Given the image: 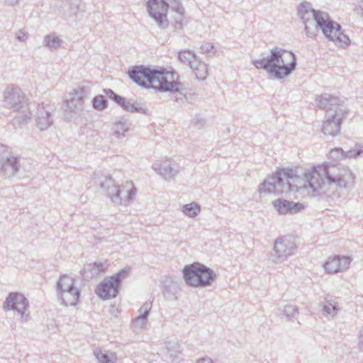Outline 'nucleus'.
Segmentation results:
<instances>
[{
  "label": "nucleus",
  "mask_w": 363,
  "mask_h": 363,
  "mask_svg": "<svg viewBox=\"0 0 363 363\" xmlns=\"http://www.w3.org/2000/svg\"><path fill=\"white\" fill-rule=\"evenodd\" d=\"M354 174L348 167L342 165H318L304 174V185L308 194H322L333 198H340L354 185Z\"/></svg>",
  "instance_id": "nucleus-1"
},
{
  "label": "nucleus",
  "mask_w": 363,
  "mask_h": 363,
  "mask_svg": "<svg viewBox=\"0 0 363 363\" xmlns=\"http://www.w3.org/2000/svg\"><path fill=\"white\" fill-rule=\"evenodd\" d=\"M298 15L305 25L307 36L312 38L315 35V33L311 30L315 28L320 29L325 37L336 45L344 47L350 45V40L342 30L341 26L331 20L327 13L313 9L310 3L301 4L298 8Z\"/></svg>",
  "instance_id": "nucleus-2"
},
{
  "label": "nucleus",
  "mask_w": 363,
  "mask_h": 363,
  "mask_svg": "<svg viewBox=\"0 0 363 363\" xmlns=\"http://www.w3.org/2000/svg\"><path fill=\"white\" fill-rule=\"evenodd\" d=\"M128 76L141 87L152 88L160 92H178L182 95L175 101L184 97L182 84L174 79V73L167 71L163 67L150 68L144 65L132 67L128 72Z\"/></svg>",
  "instance_id": "nucleus-3"
},
{
  "label": "nucleus",
  "mask_w": 363,
  "mask_h": 363,
  "mask_svg": "<svg viewBox=\"0 0 363 363\" xmlns=\"http://www.w3.org/2000/svg\"><path fill=\"white\" fill-rule=\"evenodd\" d=\"M252 64L258 69L266 70L274 78L281 79L295 69L296 58L294 52L275 47L271 50L268 57L252 60Z\"/></svg>",
  "instance_id": "nucleus-4"
},
{
  "label": "nucleus",
  "mask_w": 363,
  "mask_h": 363,
  "mask_svg": "<svg viewBox=\"0 0 363 363\" xmlns=\"http://www.w3.org/2000/svg\"><path fill=\"white\" fill-rule=\"evenodd\" d=\"M96 183L101 194L117 205H126L136 196L137 189L131 181H127L119 186L111 176H104Z\"/></svg>",
  "instance_id": "nucleus-5"
},
{
  "label": "nucleus",
  "mask_w": 363,
  "mask_h": 363,
  "mask_svg": "<svg viewBox=\"0 0 363 363\" xmlns=\"http://www.w3.org/2000/svg\"><path fill=\"white\" fill-rule=\"evenodd\" d=\"M4 106L18 112V116L13 118L12 123L16 127H21L27 123L31 118L29 104L25 99V96L18 87H7L4 92Z\"/></svg>",
  "instance_id": "nucleus-6"
},
{
  "label": "nucleus",
  "mask_w": 363,
  "mask_h": 363,
  "mask_svg": "<svg viewBox=\"0 0 363 363\" xmlns=\"http://www.w3.org/2000/svg\"><path fill=\"white\" fill-rule=\"evenodd\" d=\"M90 94L88 86H77L65 95L62 104L64 116L67 119L72 120L80 116L84 108V99Z\"/></svg>",
  "instance_id": "nucleus-7"
},
{
  "label": "nucleus",
  "mask_w": 363,
  "mask_h": 363,
  "mask_svg": "<svg viewBox=\"0 0 363 363\" xmlns=\"http://www.w3.org/2000/svg\"><path fill=\"white\" fill-rule=\"evenodd\" d=\"M57 300L61 304L76 306L80 296V290L75 286V280L67 275H61L56 284Z\"/></svg>",
  "instance_id": "nucleus-8"
},
{
  "label": "nucleus",
  "mask_w": 363,
  "mask_h": 363,
  "mask_svg": "<svg viewBox=\"0 0 363 363\" xmlns=\"http://www.w3.org/2000/svg\"><path fill=\"white\" fill-rule=\"evenodd\" d=\"M130 274V268H124L106 279H104L96 289V294L102 299L106 300L115 298L119 291V287L123 280Z\"/></svg>",
  "instance_id": "nucleus-9"
},
{
  "label": "nucleus",
  "mask_w": 363,
  "mask_h": 363,
  "mask_svg": "<svg viewBox=\"0 0 363 363\" xmlns=\"http://www.w3.org/2000/svg\"><path fill=\"white\" fill-rule=\"evenodd\" d=\"M297 246L295 239L291 236H281L274 242L270 254V259L274 264L284 262L290 256L296 253Z\"/></svg>",
  "instance_id": "nucleus-10"
},
{
  "label": "nucleus",
  "mask_w": 363,
  "mask_h": 363,
  "mask_svg": "<svg viewBox=\"0 0 363 363\" xmlns=\"http://www.w3.org/2000/svg\"><path fill=\"white\" fill-rule=\"evenodd\" d=\"M20 162L4 145H0V177L12 179L20 170Z\"/></svg>",
  "instance_id": "nucleus-11"
},
{
  "label": "nucleus",
  "mask_w": 363,
  "mask_h": 363,
  "mask_svg": "<svg viewBox=\"0 0 363 363\" xmlns=\"http://www.w3.org/2000/svg\"><path fill=\"white\" fill-rule=\"evenodd\" d=\"M279 179H281V177L275 173L273 176L266 179L264 182L260 184L259 191L261 194L274 193L276 194H280L298 191V187L296 185L292 184L290 181H287L286 184H283V182Z\"/></svg>",
  "instance_id": "nucleus-12"
},
{
  "label": "nucleus",
  "mask_w": 363,
  "mask_h": 363,
  "mask_svg": "<svg viewBox=\"0 0 363 363\" xmlns=\"http://www.w3.org/2000/svg\"><path fill=\"white\" fill-rule=\"evenodd\" d=\"M147 10L149 16L155 21L160 29H165L169 26L167 12L169 4L164 0H148Z\"/></svg>",
  "instance_id": "nucleus-13"
},
{
  "label": "nucleus",
  "mask_w": 363,
  "mask_h": 363,
  "mask_svg": "<svg viewBox=\"0 0 363 363\" xmlns=\"http://www.w3.org/2000/svg\"><path fill=\"white\" fill-rule=\"evenodd\" d=\"M346 113L345 109L339 108L335 111V113L328 114L326 121L323 122V133L333 137L338 135L340 131L342 121Z\"/></svg>",
  "instance_id": "nucleus-14"
},
{
  "label": "nucleus",
  "mask_w": 363,
  "mask_h": 363,
  "mask_svg": "<svg viewBox=\"0 0 363 363\" xmlns=\"http://www.w3.org/2000/svg\"><path fill=\"white\" fill-rule=\"evenodd\" d=\"M28 306V301L23 294L18 292L9 293L3 303L4 311H16L22 317Z\"/></svg>",
  "instance_id": "nucleus-15"
},
{
  "label": "nucleus",
  "mask_w": 363,
  "mask_h": 363,
  "mask_svg": "<svg viewBox=\"0 0 363 363\" xmlns=\"http://www.w3.org/2000/svg\"><path fill=\"white\" fill-rule=\"evenodd\" d=\"M352 259L347 256L336 255L330 258L324 264L325 270L332 274L344 272L349 269Z\"/></svg>",
  "instance_id": "nucleus-16"
},
{
  "label": "nucleus",
  "mask_w": 363,
  "mask_h": 363,
  "mask_svg": "<svg viewBox=\"0 0 363 363\" xmlns=\"http://www.w3.org/2000/svg\"><path fill=\"white\" fill-rule=\"evenodd\" d=\"M203 267H205V265L199 262L186 265L182 270V273L186 284L194 287L197 279H202Z\"/></svg>",
  "instance_id": "nucleus-17"
},
{
  "label": "nucleus",
  "mask_w": 363,
  "mask_h": 363,
  "mask_svg": "<svg viewBox=\"0 0 363 363\" xmlns=\"http://www.w3.org/2000/svg\"><path fill=\"white\" fill-rule=\"evenodd\" d=\"M274 208L280 214H295L304 209V205L300 202L290 201L283 199H279L273 202Z\"/></svg>",
  "instance_id": "nucleus-18"
},
{
  "label": "nucleus",
  "mask_w": 363,
  "mask_h": 363,
  "mask_svg": "<svg viewBox=\"0 0 363 363\" xmlns=\"http://www.w3.org/2000/svg\"><path fill=\"white\" fill-rule=\"evenodd\" d=\"M152 167L157 174L166 180L174 178V177L179 172L178 167L172 165L167 160H165L164 162L157 161L153 163Z\"/></svg>",
  "instance_id": "nucleus-19"
},
{
  "label": "nucleus",
  "mask_w": 363,
  "mask_h": 363,
  "mask_svg": "<svg viewBox=\"0 0 363 363\" xmlns=\"http://www.w3.org/2000/svg\"><path fill=\"white\" fill-rule=\"evenodd\" d=\"M315 101L319 108L325 110L326 111H333L334 113H335L336 110L342 108V105L340 104V99L329 94H323L317 96Z\"/></svg>",
  "instance_id": "nucleus-20"
},
{
  "label": "nucleus",
  "mask_w": 363,
  "mask_h": 363,
  "mask_svg": "<svg viewBox=\"0 0 363 363\" xmlns=\"http://www.w3.org/2000/svg\"><path fill=\"white\" fill-rule=\"evenodd\" d=\"M107 267L108 264L106 259L87 264L84 268V276L87 279H92L100 273L104 272Z\"/></svg>",
  "instance_id": "nucleus-21"
},
{
  "label": "nucleus",
  "mask_w": 363,
  "mask_h": 363,
  "mask_svg": "<svg viewBox=\"0 0 363 363\" xmlns=\"http://www.w3.org/2000/svg\"><path fill=\"white\" fill-rule=\"evenodd\" d=\"M35 122L37 127L40 130H44L52 125L53 116L48 110H45L42 106V107H39L36 113Z\"/></svg>",
  "instance_id": "nucleus-22"
},
{
  "label": "nucleus",
  "mask_w": 363,
  "mask_h": 363,
  "mask_svg": "<svg viewBox=\"0 0 363 363\" xmlns=\"http://www.w3.org/2000/svg\"><path fill=\"white\" fill-rule=\"evenodd\" d=\"M201 278L202 279H197L194 287L206 288L211 286L216 278V274L213 269L205 266V267L203 268Z\"/></svg>",
  "instance_id": "nucleus-23"
},
{
  "label": "nucleus",
  "mask_w": 363,
  "mask_h": 363,
  "mask_svg": "<svg viewBox=\"0 0 363 363\" xmlns=\"http://www.w3.org/2000/svg\"><path fill=\"white\" fill-rule=\"evenodd\" d=\"M179 288L178 284L172 281L167 280L164 284L163 294L164 296L168 300L177 299V294L179 292Z\"/></svg>",
  "instance_id": "nucleus-24"
},
{
  "label": "nucleus",
  "mask_w": 363,
  "mask_h": 363,
  "mask_svg": "<svg viewBox=\"0 0 363 363\" xmlns=\"http://www.w3.org/2000/svg\"><path fill=\"white\" fill-rule=\"evenodd\" d=\"M190 67L199 80H204L206 78L208 70L207 65L204 62L196 60L193 64H191Z\"/></svg>",
  "instance_id": "nucleus-25"
},
{
  "label": "nucleus",
  "mask_w": 363,
  "mask_h": 363,
  "mask_svg": "<svg viewBox=\"0 0 363 363\" xmlns=\"http://www.w3.org/2000/svg\"><path fill=\"white\" fill-rule=\"evenodd\" d=\"M112 128L116 137L121 138L124 137L125 133L129 130L130 124L128 123L127 120L121 119L115 122Z\"/></svg>",
  "instance_id": "nucleus-26"
},
{
  "label": "nucleus",
  "mask_w": 363,
  "mask_h": 363,
  "mask_svg": "<svg viewBox=\"0 0 363 363\" xmlns=\"http://www.w3.org/2000/svg\"><path fill=\"white\" fill-rule=\"evenodd\" d=\"M337 303L334 299L325 298V302L323 305V314L325 316L334 317L338 311Z\"/></svg>",
  "instance_id": "nucleus-27"
},
{
  "label": "nucleus",
  "mask_w": 363,
  "mask_h": 363,
  "mask_svg": "<svg viewBox=\"0 0 363 363\" xmlns=\"http://www.w3.org/2000/svg\"><path fill=\"white\" fill-rule=\"evenodd\" d=\"M123 110L131 113H143L146 114L147 110L138 106L136 103L132 102V100L126 101L125 99L123 102L120 105Z\"/></svg>",
  "instance_id": "nucleus-28"
},
{
  "label": "nucleus",
  "mask_w": 363,
  "mask_h": 363,
  "mask_svg": "<svg viewBox=\"0 0 363 363\" xmlns=\"http://www.w3.org/2000/svg\"><path fill=\"white\" fill-rule=\"evenodd\" d=\"M62 40L55 35H47L43 39V44L50 49H57L61 46Z\"/></svg>",
  "instance_id": "nucleus-29"
},
{
  "label": "nucleus",
  "mask_w": 363,
  "mask_h": 363,
  "mask_svg": "<svg viewBox=\"0 0 363 363\" xmlns=\"http://www.w3.org/2000/svg\"><path fill=\"white\" fill-rule=\"evenodd\" d=\"M200 211V206L194 202L184 205L182 207V212L190 218L196 216Z\"/></svg>",
  "instance_id": "nucleus-30"
},
{
  "label": "nucleus",
  "mask_w": 363,
  "mask_h": 363,
  "mask_svg": "<svg viewBox=\"0 0 363 363\" xmlns=\"http://www.w3.org/2000/svg\"><path fill=\"white\" fill-rule=\"evenodd\" d=\"M94 355L100 363H113L116 359L113 354L101 350H95Z\"/></svg>",
  "instance_id": "nucleus-31"
},
{
  "label": "nucleus",
  "mask_w": 363,
  "mask_h": 363,
  "mask_svg": "<svg viewBox=\"0 0 363 363\" xmlns=\"http://www.w3.org/2000/svg\"><path fill=\"white\" fill-rule=\"evenodd\" d=\"M179 59L181 62L187 65L189 67H191V64H193L194 60H196L195 54L188 50L179 52Z\"/></svg>",
  "instance_id": "nucleus-32"
},
{
  "label": "nucleus",
  "mask_w": 363,
  "mask_h": 363,
  "mask_svg": "<svg viewBox=\"0 0 363 363\" xmlns=\"http://www.w3.org/2000/svg\"><path fill=\"white\" fill-rule=\"evenodd\" d=\"M276 174L281 177V179L279 180H281L283 184H286L289 179L294 182L298 179L294 170L291 169H280L277 171Z\"/></svg>",
  "instance_id": "nucleus-33"
},
{
  "label": "nucleus",
  "mask_w": 363,
  "mask_h": 363,
  "mask_svg": "<svg viewBox=\"0 0 363 363\" xmlns=\"http://www.w3.org/2000/svg\"><path fill=\"white\" fill-rule=\"evenodd\" d=\"M147 322V318L138 315L132 321V328L133 331L136 333H139L145 328Z\"/></svg>",
  "instance_id": "nucleus-34"
},
{
  "label": "nucleus",
  "mask_w": 363,
  "mask_h": 363,
  "mask_svg": "<svg viewBox=\"0 0 363 363\" xmlns=\"http://www.w3.org/2000/svg\"><path fill=\"white\" fill-rule=\"evenodd\" d=\"M92 105L95 109L101 111L107 107V100L103 95H98L92 99Z\"/></svg>",
  "instance_id": "nucleus-35"
},
{
  "label": "nucleus",
  "mask_w": 363,
  "mask_h": 363,
  "mask_svg": "<svg viewBox=\"0 0 363 363\" xmlns=\"http://www.w3.org/2000/svg\"><path fill=\"white\" fill-rule=\"evenodd\" d=\"M167 350L170 357L175 359L177 354L181 352V347L175 342L169 341L167 342Z\"/></svg>",
  "instance_id": "nucleus-36"
},
{
  "label": "nucleus",
  "mask_w": 363,
  "mask_h": 363,
  "mask_svg": "<svg viewBox=\"0 0 363 363\" xmlns=\"http://www.w3.org/2000/svg\"><path fill=\"white\" fill-rule=\"evenodd\" d=\"M284 314L288 318L289 320L297 319L298 314V308L292 305H286L283 310Z\"/></svg>",
  "instance_id": "nucleus-37"
},
{
  "label": "nucleus",
  "mask_w": 363,
  "mask_h": 363,
  "mask_svg": "<svg viewBox=\"0 0 363 363\" xmlns=\"http://www.w3.org/2000/svg\"><path fill=\"white\" fill-rule=\"evenodd\" d=\"M104 93L106 95V96L111 99H112L113 101H115L118 105H121L122 102H123V100L125 99V97L121 96L116 94L113 90L110 89H104Z\"/></svg>",
  "instance_id": "nucleus-38"
},
{
  "label": "nucleus",
  "mask_w": 363,
  "mask_h": 363,
  "mask_svg": "<svg viewBox=\"0 0 363 363\" xmlns=\"http://www.w3.org/2000/svg\"><path fill=\"white\" fill-rule=\"evenodd\" d=\"M169 8L174 10L177 13H184V8L179 0H168Z\"/></svg>",
  "instance_id": "nucleus-39"
},
{
  "label": "nucleus",
  "mask_w": 363,
  "mask_h": 363,
  "mask_svg": "<svg viewBox=\"0 0 363 363\" xmlns=\"http://www.w3.org/2000/svg\"><path fill=\"white\" fill-rule=\"evenodd\" d=\"M152 308V302L145 301L143 306L138 310L139 315L140 316L145 317L146 318H148L149 313Z\"/></svg>",
  "instance_id": "nucleus-40"
},
{
  "label": "nucleus",
  "mask_w": 363,
  "mask_h": 363,
  "mask_svg": "<svg viewBox=\"0 0 363 363\" xmlns=\"http://www.w3.org/2000/svg\"><path fill=\"white\" fill-rule=\"evenodd\" d=\"M362 152H363L362 149L357 147V145H355L353 149L345 152L344 159L356 158L357 157L360 156Z\"/></svg>",
  "instance_id": "nucleus-41"
},
{
  "label": "nucleus",
  "mask_w": 363,
  "mask_h": 363,
  "mask_svg": "<svg viewBox=\"0 0 363 363\" xmlns=\"http://www.w3.org/2000/svg\"><path fill=\"white\" fill-rule=\"evenodd\" d=\"M345 155V151L340 148H335L334 150H331L330 152V156L331 158L335 160H340L344 159Z\"/></svg>",
  "instance_id": "nucleus-42"
},
{
  "label": "nucleus",
  "mask_w": 363,
  "mask_h": 363,
  "mask_svg": "<svg viewBox=\"0 0 363 363\" xmlns=\"http://www.w3.org/2000/svg\"><path fill=\"white\" fill-rule=\"evenodd\" d=\"M354 10L363 17V0H359Z\"/></svg>",
  "instance_id": "nucleus-43"
},
{
  "label": "nucleus",
  "mask_w": 363,
  "mask_h": 363,
  "mask_svg": "<svg viewBox=\"0 0 363 363\" xmlns=\"http://www.w3.org/2000/svg\"><path fill=\"white\" fill-rule=\"evenodd\" d=\"M213 48V46L211 45L210 43H206L201 46V50L204 53H208L210 52Z\"/></svg>",
  "instance_id": "nucleus-44"
},
{
  "label": "nucleus",
  "mask_w": 363,
  "mask_h": 363,
  "mask_svg": "<svg viewBox=\"0 0 363 363\" xmlns=\"http://www.w3.org/2000/svg\"><path fill=\"white\" fill-rule=\"evenodd\" d=\"M172 27L175 32L181 30L183 28V21H174Z\"/></svg>",
  "instance_id": "nucleus-45"
},
{
  "label": "nucleus",
  "mask_w": 363,
  "mask_h": 363,
  "mask_svg": "<svg viewBox=\"0 0 363 363\" xmlns=\"http://www.w3.org/2000/svg\"><path fill=\"white\" fill-rule=\"evenodd\" d=\"M16 39L21 42H25L27 39L26 34L24 32L19 30L16 34Z\"/></svg>",
  "instance_id": "nucleus-46"
},
{
  "label": "nucleus",
  "mask_w": 363,
  "mask_h": 363,
  "mask_svg": "<svg viewBox=\"0 0 363 363\" xmlns=\"http://www.w3.org/2000/svg\"><path fill=\"white\" fill-rule=\"evenodd\" d=\"M196 125H198L199 128H202L204 125L205 121L203 118H196L194 119Z\"/></svg>",
  "instance_id": "nucleus-47"
},
{
  "label": "nucleus",
  "mask_w": 363,
  "mask_h": 363,
  "mask_svg": "<svg viewBox=\"0 0 363 363\" xmlns=\"http://www.w3.org/2000/svg\"><path fill=\"white\" fill-rule=\"evenodd\" d=\"M196 363H213V361L210 357H202L199 359Z\"/></svg>",
  "instance_id": "nucleus-48"
},
{
  "label": "nucleus",
  "mask_w": 363,
  "mask_h": 363,
  "mask_svg": "<svg viewBox=\"0 0 363 363\" xmlns=\"http://www.w3.org/2000/svg\"><path fill=\"white\" fill-rule=\"evenodd\" d=\"M184 21V13H177V15L174 16V21Z\"/></svg>",
  "instance_id": "nucleus-49"
},
{
  "label": "nucleus",
  "mask_w": 363,
  "mask_h": 363,
  "mask_svg": "<svg viewBox=\"0 0 363 363\" xmlns=\"http://www.w3.org/2000/svg\"><path fill=\"white\" fill-rule=\"evenodd\" d=\"M359 343H360V346H361V348L363 350V329L361 330L360 332V335H359Z\"/></svg>",
  "instance_id": "nucleus-50"
}]
</instances>
